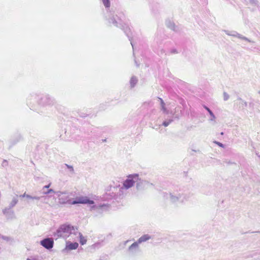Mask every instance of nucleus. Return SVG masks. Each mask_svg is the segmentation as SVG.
<instances>
[{"mask_svg":"<svg viewBox=\"0 0 260 260\" xmlns=\"http://www.w3.org/2000/svg\"><path fill=\"white\" fill-rule=\"evenodd\" d=\"M128 240H127L126 241L124 242V244L125 245L127 242H128Z\"/></svg>","mask_w":260,"mask_h":260,"instance_id":"473e14b6","label":"nucleus"},{"mask_svg":"<svg viewBox=\"0 0 260 260\" xmlns=\"http://www.w3.org/2000/svg\"><path fill=\"white\" fill-rule=\"evenodd\" d=\"M55 103V100L49 95L32 94L27 99V105L34 111H39L42 107L54 105Z\"/></svg>","mask_w":260,"mask_h":260,"instance_id":"7ed1b4c3","label":"nucleus"},{"mask_svg":"<svg viewBox=\"0 0 260 260\" xmlns=\"http://www.w3.org/2000/svg\"><path fill=\"white\" fill-rule=\"evenodd\" d=\"M75 233H77V228L70 224H63L58 228L56 232L53 233V236L56 240L59 238L66 239L70 236L72 237L70 240H74L75 239L74 237Z\"/></svg>","mask_w":260,"mask_h":260,"instance_id":"20e7f679","label":"nucleus"},{"mask_svg":"<svg viewBox=\"0 0 260 260\" xmlns=\"http://www.w3.org/2000/svg\"><path fill=\"white\" fill-rule=\"evenodd\" d=\"M204 108L210 113V112H212V111L207 106H204Z\"/></svg>","mask_w":260,"mask_h":260,"instance_id":"393cba45","label":"nucleus"},{"mask_svg":"<svg viewBox=\"0 0 260 260\" xmlns=\"http://www.w3.org/2000/svg\"><path fill=\"white\" fill-rule=\"evenodd\" d=\"M64 166L68 169V171H69V172L70 173L69 176H71L73 175L74 174V173H75L73 167L72 166H70V165H69L66 164H64Z\"/></svg>","mask_w":260,"mask_h":260,"instance_id":"dca6fc26","label":"nucleus"},{"mask_svg":"<svg viewBox=\"0 0 260 260\" xmlns=\"http://www.w3.org/2000/svg\"><path fill=\"white\" fill-rule=\"evenodd\" d=\"M6 163H7L6 161L4 160L3 162V165H6Z\"/></svg>","mask_w":260,"mask_h":260,"instance_id":"2f4dec72","label":"nucleus"},{"mask_svg":"<svg viewBox=\"0 0 260 260\" xmlns=\"http://www.w3.org/2000/svg\"><path fill=\"white\" fill-rule=\"evenodd\" d=\"M50 186V183H49V184L47 185H45L43 187V194H49L50 193H52V192H55L53 189H48V188Z\"/></svg>","mask_w":260,"mask_h":260,"instance_id":"f8f14e48","label":"nucleus"},{"mask_svg":"<svg viewBox=\"0 0 260 260\" xmlns=\"http://www.w3.org/2000/svg\"><path fill=\"white\" fill-rule=\"evenodd\" d=\"M138 82V79L135 76H133L130 79L129 83L131 88H134Z\"/></svg>","mask_w":260,"mask_h":260,"instance_id":"2eb2a0df","label":"nucleus"},{"mask_svg":"<svg viewBox=\"0 0 260 260\" xmlns=\"http://www.w3.org/2000/svg\"><path fill=\"white\" fill-rule=\"evenodd\" d=\"M80 116L82 117H85L86 116V115H85V114H82L80 115Z\"/></svg>","mask_w":260,"mask_h":260,"instance_id":"c756f323","label":"nucleus"},{"mask_svg":"<svg viewBox=\"0 0 260 260\" xmlns=\"http://www.w3.org/2000/svg\"><path fill=\"white\" fill-rule=\"evenodd\" d=\"M40 199V197H36V196H35V197H33L32 198V200H39Z\"/></svg>","mask_w":260,"mask_h":260,"instance_id":"cd10ccee","label":"nucleus"},{"mask_svg":"<svg viewBox=\"0 0 260 260\" xmlns=\"http://www.w3.org/2000/svg\"><path fill=\"white\" fill-rule=\"evenodd\" d=\"M209 115H210V118H209V120L211 122H212V124H214L216 123V121H215V119H216V117L215 116V115L214 114V113H213V112H210V113H209Z\"/></svg>","mask_w":260,"mask_h":260,"instance_id":"f3484780","label":"nucleus"},{"mask_svg":"<svg viewBox=\"0 0 260 260\" xmlns=\"http://www.w3.org/2000/svg\"><path fill=\"white\" fill-rule=\"evenodd\" d=\"M188 190V188L187 187L175 186L173 190H171L169 193L164 192L163 196L165 198L169 200L173 203L184 204L192 196V193Z\"/></svg>","mask_w":260,"mask_h":260,"instance_id":"f03ea898","label":"nucleus"},{"mask_svg":"<svg viewBox=\"0 0 260 260\" xmlns=\"http://www.w3.org/2000/svg\"><path fill=\"white\" fill-rule=\"evenodd\" d=\"M103 142H106V139H105V140H103Z\"/></svg>","mask_w":260,"mask_h":260,"instance_id":"72a5a7b5","label":"nucleus"},{"mask_svg":"<svg viewBox=\"0 0 260 260\" xmlns=\"http://www.w3.org/2000/svg\"><path fill=\"white\" fill-rule=\"evenodd\" d=\"M26 198H27V199H32L33 197L31 196H30L29 194H26Z\"/></svg>","mask_w":260,"mask_h":260,"instance_id":"bb28decb","label":"nucleus"},{"mask_svg":"<svg viewBox=\"0 0 260 260\" xmlns=\"http://www.w3.org/2000/svg\"><path fill=\"white\" fill-rule=\"evenodd\" d=\"M128 250L132 254H136L139 251V243L135 242L128 247Z\"/></svg>","mask_w":260,"mask_h":260,"instance_id":"1a4fd4ad","label":"nucleus"},{"mask_svg":"<svg viewBox=\"0 0 260 260\" xmlns=\"http://www.w3.org/2000/svg\"><path fill=\"white\" fill-rule=\"evenodd\" d=\"M258 156L260 158V155H258Z\"/></svg>","mask_w":260,"mask_h":260,"instance_id":"e433bc0d","label":"nucleus"},{"mask_svg":"<svg viewBox=\"0 0 260 260\" xmlns=\"http://www.w3.org/2000/svg\"><path fill=\"white\" fill-rule=\"evenodd\" d=\"M19 197L21 198H26V193L25 192L24 194L20 195Z\"/></svg>","mask_w":260,"mask_h":260,"instance_id":"c85d7f7f","label":"nucleus"},{"mask_svg":"<svg viewBox=\"0 0 260 260\" xmlns=\"http://www.w3.org/2000/svg\"><path fill=\"white\" fill-rule=\"evenodd\" d=\"M76 236L80 239V243L81 245H84L86 243V239L82 236V234L77 231V233H75L74 237Z\"/></svg>","mask_w":260,"mask_h":260,"instance_id":"9b49d317","label":"nucleus"},{"mask_svg":"<svg viewBox=\"0 0 260 260\" xmlns=\"http://www.w3.org/2000/svg\"><path fill=\"white\" fill-rule=\"evenodd\" d=\"M26 260H37V259L36 258H33L32 259L27 258Z\"/></svg>","mask_w":260,"mask_h":260,"instance_id":"7c9ffc66","label":"nucleus"},{"mask_svg":"<svg viewBox=\"0 0 260 260\" xmlns=\"http://www.w3.org/2000/svg\"><path fill=\"white\" fill-rule=\"evenodd\" d=\"M220 134H221V135H223V132H221Z\"/></svg>","mask_w":260,"mask_h":260,"instance_id":"f704fd0d","label":"nucleus"},{"mask_svg":"<svg viewBox=\"0 0 260 260\" xmlns=\"http://www.w3.org/2000/svg\"><path fill=\"white\" fill-rule=\"evenodd\" d=\"M158 100L160 102V105L164 104L165 102H164L163 100L161 98H158Z\"/></svg>","mask_w":260,"mask_h":260,"instance_id":"b1692460","label":"nucleus"},{"mask_svg":"<svg viewBox=\"0 0 260 260\" xmlns=\"http://www.w3.org/2000/svg\"><path fill=\"white\" fill-rule=\"evenodd\" d=\"M3 213L8 220H12L16 218L14 211L10 208L6 207L3 210Z\"/></svg>","mask_w":260,"mask_h":260,"instance_id":"0eeeda50","label":"nucleus"},{"mask_svg":"<svg viewBox=\"0 0 260 260\" xmlns=\"http://www.w3.org/2000/svg\"><path fill=\"white\" fill-rule=\"evenodd\" d=\"M237 101H239V107L240 109H244L247 106V103L241 98H238Z\"/></svg>","mask_w":260,"mask_h":260,"instance_id":"ddd939ff","label":"nucleus"},{"mask_svg":"<svg viewBox=\"0 0 260 260\" xmlns=\"http://www.w3.org/2000/svg\"><path fill=\"white\" fill-rule=\"evenodd\" d=\"M146 183V181H140L139 182H137V188L138 189H140V184H145Z\"/></svg>","mask_w":260,"mask_h":260,"instance_id":"4be33fe9","label":"nucleus"},{"mask_svg":"<svg viewBox=\"0 0 260 260\" xmlns=\"http://www.w3.org/2000/svg\"><path fill=\"white\" fill-rule=\"evenodd\" d=\"M18 196L17 195L16 197H13L12 201L10 203L9 205L7 208H10L12 209L18 203V200L17 199Z\"/></svg>","mask_w":260,"mask_h":260,"instance_id":"4468645a","label":"nucleus"},{"mask_svg":"<svg viewBox=\"0 0 260 260\" xmlns=\"http://www.w3.org/2000/svg\"><path fill=\"white\" fill-rule=\"evenodd\" d=\"M2 238L5 240L8 241L9 240V238L8 237L2 236Z\"/></svg>","mask_w":260,"mask_h":260,"instance_id":"a878e982","label":"nucleus"},{"mask_svg":"<svg viewBox=\"0 0 260 260\" xmlns=\"http://www.w3.org/2000/svg\"><path fill=\"white\" fill-rule=\"evenodd\" d=\"M161 105V110L163 111V112L166 114H168L169 112L167 110V109H166V108L165 107V103H164V104H163V105Z\"/></svg>","mask_w":260,"mask_h":260,"instance_id":"aec40b11","label":"nucleus"},{"mask_svg":"<svg viewBox=\"0 0 260 260\" xmlns=\"http://www.w3.org/2000/svg\"><path fill=\"white\" fill-rule=\"evenodd\" d=\"M223 95L224 101H226L229 99L230 96L226 92H224Z\"/></svg>","mask_w":260,"mask_h":260,"instance_id":"412c9836","label":"nucleus"},{"mask_svg":"<svg viewBox=\"0 0 260 260\" xmlns=\"http://www.w3.org/2000/svg\"><path fill=\"white\" fill-rule=\"evenodd\" d=\"M152 238L151 236L148 234H145L140 237L137 241V243L141 244L143 242H145Z\"/></svg>","mask_w":260,"mask_h":260,"instance_id":"9d476101","label":"nucleus"},{"mask_svg":"<svg viewBox=\"0 0 260 260\" xmlns=\"http://www.w3.org/2000/svg\"><path fill=\"white\" fill-rule=\"evenodd\" d=\"M56 193L58 197L59 203L61 204L68 203L72 205L77 204L92 205L90 207V210L91 211H94L100 213H102L104 210H106L108 208V206L105 204L99 205H93L94 202L93 200H90L87 197L80 196L77 197L74 201H72L69 199L70 195L67 192L57 191Z\"/></svg>","mask_w":260,"mask_h":260,"instance_id":"f257e3e1","label":"nucleus"},{"mask_svg":"<svg viewBox=\"0 0 260 260\" xmlns=\"http://www.w3.org/2000/svg\"><path fill=\"white\" fill-rule=\"evenodd\" d=\"M102 2L106 8H109L110 7V0H102Z\"/></svg>","mask_w":260,"mask_h":260,"instance_id":"6ab92c4d","label":"nucleus"},{"mask_svg":"<svg viewBox=\"0 0 260 260\" xmlns=\"http://www.w3.org/2000/svg\"><path fill=\"white\" fill-rule=\"evenodd\" d=\"M214 143L221 147H224V145L220 142L215 141Z\"/></svg>","mask_w":260,"mask_h":260,"instance_id":"5701e85b","label":"nucleus"},{"mask_svg":"<svg viewBox=\"0 0 260 260\" xmlns=\"http://www.w3.org/2000/svg\"><path fill=\"white\" fill-rule=\"evenodd\" d=\"M79 244L77 242H71L69 241H66V247L62 250L63 252L68 251L76 249L78 247Z\"/></svg>","mask_w":260,"mask_h":260,"instance_id":"6e6552de","label":"nucleus"},{"mask_svg":"<svg viewBox=\"0 0 260 260\" xmlns=\"http://www.w3.org/2000/svg\"><path fill=\"white\" fill-rule=\"evenodd\" d=\"M173 121V119L171 118L167 120H165L162 122V125H164L165 127L168 126L171 123H172Z\"/></svg>","mask_w":260,"mask_h":260,"instance_id":"a211bd4d","label":"nucleus"},{"mask_svg":"<svg viewBox=\"0 0 260 260\" xmlns=\"http://www.w3.org/2000/svg\"><path fill=\"white\" fill-rule=\"evenodd\" d=\"M258 94H260V90H259V91H258Z\"/></svg>","mask_w":260,"mask_h":260,"instance_id":"c9c22d12","label":"nucleus"},{"mask_svg":"<svg viewBox=\"0 0 260 260\" xmlns=\"http://www.w3.org/2000/svg\"><path fill=\"white\" fill-rule=\"evenodd\" d=\"M40 244L47 249H51L54 245V240L51 238H46L40 241Z\"/></svg>","mask_w":260,"mask_h":260,"instance_id":"423d86ee","label":"nucleus"},{"mask_svg":"<svg viewBox=\"0 0 260 260\" xmlns=\"http://www.w3.org/2000/svg\"><path fill=\"white\" fill-rule=\"evenodd\" d=\"M257 233H260V232H257Z\"/></svg>","mask_w":260,"mask_h":260,"instance_id":"4c0bfd02","label":"nucleus"},{"mask_svg":"<svg viewBox=\"0 0 260 260\" xmlns=\"http://www.w3.org/2000/svg\"><path fill=\"white\" fill-rule=\"evenodd\" d=\"M139 179V176L135 174L128 176L127 179L123 182V186L120 188V192L123 193L124 189H127L132 187L135 182H137Z\"/></svg>","mask_w":260,"mask_h":260,"instance_id":"39448f33","label":"nucleus"}]
</instances>
